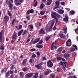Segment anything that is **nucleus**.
Returning a JSON list of instances; mask_svg holds the SVG:
<instances>
[{"label": "nucleus", "mask_w": 78, "mask_h": 78, "mask_svg": "<svg viewBox=\"0 0 78 78\" xmlns=\"http://www.w3.org/2000/svg\"><path fill=\"white\" fill-rule=\"evenodd\" d=\"M9 4L8 5L10 8V10H12V7L13 6V5H12V4L11 2H8Z\"/></svg>", "instance_id": "14"}, {"label": "nucleus", "mask_w": 78, "mask_h": 78, "mask_svg": "<svg viewBox=\"0 0 78 78\" xmlns=\"http://www.w3.org/2000/svg\"><path fill=\"white\" fill-rule=\"evenodd\" d=\"M3 33V30H2L0 32V42L2 43V34Z\"/></svg>", "instance_id": "11"}, {"label": "nucleus", "mask_w": 78, "mask_h": 78, "mask_svg": "<svg viewBox=\"0 0 78 78\" xmlns=\"http://www.w3.org/2000/svg\"><path fill=\"white\" fill-rule=\"evenodd\" d=\"M67 62H63L62 61H61L60 62L59 64V65L62 66H64L66 68H67V67H66V66L67 65Z\"/></svg>", "instance_id": "6"}, {"label": "nucleus", "mask_w": 78, "mask_h": 78, "mask_svg": "<svg viewBox=\"0 0 78 78\" xmlns=\"http://www.w3.org/2000/svg\"><path fill=\"white\" fill-rule=\"evenodd\" d=\"M30 13V10H28L27 12V14H29Z\"/></svg>", "instance_id": "59"}, {"label": "nucleus", "mask_w": 78, "mask_h": 78, "mask_svg": "<svg viewBox=\"0 0 78 78\" xmlns=\"http://www.w3.org/2000/svg\"><path fill=\"white\" fill-rule=\"evenodd\" d=\"M69 56L70 54H69L67 53L63 55V56L65 57V58H67V57H68V56Z\"/></svg>", "instance_id": "25"}, {"label": "nucleus", "mask_w": 78, "mask_h": 78, "mask_svg": "<svg viewBox=\"0 0 78 78\" xmlns=\"http://www.w3.org/2000/svg\"><path fill=\"white\" fill-rule=\"evenodd\" d=\"M34 73H29L27 74L26 75V76L27 77V78H30V77H31L33 75V74Z\"/></svg>", "instance_id": "10"}, {"label": "nucleus", "mask_w": 78, "mask_h": 78, "mask_svg": "<svg viewBox=\"0 0 78 78\" xmlns=\"http://www.w3.org/2000/svg\"><path fill=\"white\" fill-rule=\"evenodd\" d=\"M28 70V68L27 67H24L22 69V70L23 72H27Z\"/></svg>", "instance_id": "26"}, {"label": "nucleus", "mask_w": 78, "mask_h": 78, "mask_svg": "<svg viewBox=\"0 0 78 78\" xmlns=\"http://www.w3.org/2000/svg\"><path fill=\"white\" fill-rule=\"evenodd\" d=\"M17 37H16L14 36H12V40H16Z\"/></svg>", "instance_id": "34"}, {"label": "nucleus", "mask_w": 78, "mask_h": 78, "mask_svg": "<svg viewBox=\"0 0 78 78\" xmlns=\"http://www.w3.org/2000/svg\"><path fill=\"white\" fill-rule=\"evenodd\" d=\"M40 14L41 15H44V14H45V12L41 11L40 12Z\"/></svg>", "instance_id": "44"}, {"label": "nucleus", "mask_w": 78, "mask_h": 78, "mask_svg": "<svg viewBox=\"0 0 78 78\" xmlns=\"http://www.w3.org/2000/svg\"><path fill=\"white\" fill-rule=\"evenodd\" d=\"M36 47L38 48H42L43 47V46L42 45H37Z\"/></svg>", "instance_id": "28"}, {"label": "nucleus", "mask_w": 78, "mask_h": 78, "mask_svg": "<svg viewBox=\"0 0 78 78\" xmlns=\"http://www.w3.org/2000/svg\"><path fill=\"white\" fill-rule=\"evenodd\" d=\"M16 61H13V64H16Z\"/></svg>", "instance_id": "63"}, {"label": "nucleus", "mask_w": 78, "mask_h": 78, "mask_svg": "<svg viewBox=\"0 0 78 78\" xmlns=\"http://www.w3.org/2000/svg\"><path fill=\"white\" fill-rule=\"evenodd\" d=\"M0 50H5V46L3 45H2L0 46Z\"/></svg>", "instance_id": "27"}, {"label": "nucleus", "mask_w": 78, "mask_h": 78, "mask_svg": "<svg viewBox=\"0 0 78 78\" xmlns=\"http://www.w3.org/2000/svg\"><path fill=\"white\" fill-rule=\"evenodd\" d=\"M50 78H55V76L53 74H51L50 76Z\"/></svg>", "instance_id": "30"}, {"label": "nucleus", "mask_w": 78, "mask_h": 78, "mask_svg": "<svg viewBox=\"0 0 78 78\" xmlns=\"http://www.w3.org/2000/svg\"><path fill=\"white\" fill-rule=\"evenodd\" d=\"M16 33H16L15 31H14V34H13V36H14L15 37H17V36L16 35Z\"/></svg>", "instance_id": "45"}, {"label": "nucleus", "mask_w": 78, "mask_h": 78, "mask_svg": "<svg viewBox=\"0 0 78 78\" xmlns=\"http://www.w3.org/2000/svg\"><path fill=\"white\" fill-rule=\"evenodd\" d=\"M55 49L54 48V42H52L51 44V50H53Z\"/></svg>", "instance_id": "23"}, {"label": "nucleus", "mask_w": 78, "mask_h": 78, "mask_svg": "<svg viewBox=\"0 0 78 78\" xmlns=\"http://www.w3.org/2000/svg\"><path fill=\"white\" fill-rule=\"evenodd\" d=\"M27 30H24L23 33L22 34V36H23V35L25 34H27Z\"/></svg>", "instance_id": "31"}, {"label": "nucleus", "mask_w": 78, "mask_h": 78, "mask_svg": "<svg viewBox=\"0 0 78 78\" xmlns=\"http://www.w3.org/2000/svg\"><path fill=\"white\" fill-rule=\"evenodd\" d=\"M75 32L78 35V27L75 29Z\"/></svg>", "instance_id": "33"}, {"label": "nucleus", "mask_w": 78, "mask_h": 78, "mask_svg": "<svg viewBox=\"0 0 78 78\" xmlns=\"http://www.w3.org/2000/svg\"><path fill=\"white\" fill-rule=\"evenodd\" d=\"M32 61L33 60L31 58H30L29 60V62H30V63H32Z\"/></svg>", "instance_id": "61"}, {"label": "nucleus", "mask_w": 78, "mask_h": 78, "mask_svg": "<svg viewBox=\"0 0 78 78\" xmlns=\"http://www.w3.org/2000/svg\"><path fill=\"white\" fill-rule=\"evenodd\" d=\"M56 29V25H55L54 27L52 29L53 30H55Z\"/></svg>", "instance_id": "53"}, {"label": "nucleus", "mask_w": 78, "mask_h": 78, "mask_svg": "<svg viewBox=\"0 0 78 78\" xmlns=\"http://www.w3.org/2000/svg\"><path fill=\"white\" fill-rule=\"evenodd\" d=\"M8 14L10 16V17H11L12 16V14H11V13L9 12H8Z\"/></svg>", "instance_id": "49"}, {"label": "nucleus", "mask_w": 78, "mask_h": 78, "mask_svg": "<svg viewBox=\"0 0 78 78\" xmlns=\"http://www.w3.org/2000/svg\"><path fill=\"white\" fill-rule=\"evenodd\" d=\"M26 18L27 19V20H30V16H26Z\"/></svg>", "instance_id": "39"}, {"label": "nucleus", "mask_w": 78, "mask_h": 78, "mask_svg": "<svg viewBox=\"0 0 78 78\" xmlns=\"http://www.w3.org/2000/svg\"><path fill=\"white\" fill-rule=\"evenodd\" d=\"M61 3L63 6H64V5H65V3H64V2H61Z\"/></svg>", "instance_id": "55"}, {"label": "nucleus", "mask_w": 78, "mask_h": 78, "mask_svg": "<svg viewBox=\"0 0 78 78\" xmlns=\"http://www.w3.org/2000/svg\"><path fill=\"white\" fill-rule=\"evenodd\" d=\"M14 65H12L11 67L10 68L11 70H13L14 69Z\"/></svg>", "instance_id": "46"}, {"label": "nucleus", "mask_w": 78, "mask_h": 78, "mask_svg": "<svg viewBox=\"0 0 78 78\" xmlns=\"http://www.w3.org/2000/svg\"><path fill=\"white\" fill-rule=\"evenodd\" d=\"M15 21H16V19H13L12 21V23L13 25H14V23Z\"/></svg>", "instance_id": "37"}, {"label": "nucleus", "mask_w": 78, "mask_h": 78, "mask_svg": "<svg viewBox=\"0 0 78 78\" xmlns=\"http://www.w3.org/2000/svg\"><path fill=\"white\" fill-rule=\"evenodd\" d=\"M23 29H22L20 31L18 32V36H20L22 35V33L23 32Z\"/></svg>", "instance_id": "19"}, {"label": "nucleus", "mask_w": 78, "mask_h": 78, "mask_svg": "<svg viewBox=\"0 0 78 78\" xmlns=\"http://www.w3.org/2000/svg\"><path fill=\"white\" fill-rule=\"evenodd\" d=\"M63 30H64V33H65V34H66L67 33V27H66L64 28H63Z\"/></svg>", "instance_id": "24"}, {"label": "nucleus", "mask_w": 78, "mask_h": 78, "mask_svg": "<svg viewBox=\"0 0 78 78\" xmlns=\"http://www.w3.org/2000/svg\"><path fill=\"white\" fill-rule=\"evenodd\" d=\"M14 77V75H11L10 76V78H13Z\"/></svg>", "instance_id": "64"}, {"label": "nucleus", "mask_w": 78, "mask_h": 78, "mask_svg": "<svg viewBox=\"0 0 78 78\" xmlns=\"http://www.w3.org/2000/svg\"><path fill=\"white\" fill-rule=\"evenodd\" d=\"M23 72H20V76H21V77H22V76H23Z\"/></svg>", "instance_id": "47"}, {"label": "nucleus", "mask_w": 78, "mask_h": 78, "mask_svg": "<svg viewBox=\"0 0 78 78\" xmlns=\"http://www.w3.org/2000/svg\"><path fill=\"white\" fill-rule=\"evenodd\" d=\"M63 20L64 22H68L69 21V17L68 16H65V17L63 19Z\"/></svg>", "instance_id": "16"}, {"label": "nucleus", "mask_w": 78, "mask_h": 78, "mask_svg": "<svg viewBox=\"0 0 78 78\" xmlns=\"http://www.w3.org/2000/svg\"><path fill=\"white\" fill-rule=\"evenodd\" d=\"M66 52V51L65 50H64L63 51H62V53H65Z\"/></svg>", "instance_id": "62"}, {"label": "nucleus", "mask_w": 78, "mask_h": 78, "mask_svg": "<svg viewBox=\"0 0 78 78\" xmlns=\"http://www.w3.org/2000/svg\"><path fill=\"white\" fill-rule=\"evenodd\" d=\"M73 47H75V48H71V49L70 50V52H73V51H75V49L76 50H77L78 48H77V46H76V45L75 44H73Z\"/></svg>", "instance_id": "7"}, {"label": "nucleus", "mask_w": 78, "mask_h": 78, "mask_svg": "<svg viewBox=\"0 0 78 78\" xmlns=\"http://www.w3.org/2000/svg\"><path fill=\"white\" fill-rule=\"evenodd\" d=\"M15 1L16 2L15 3L16 6H19V5H20L21 3H22V2H23L22 0H15Z\"/></svg>", "instance_id": "4"}, {"label": "nucleus", "mask_w": 78, "mask_h": 78, "mask_svg": "<svg viewBox=\"0 0 78 78\" xmlns=\"http://www.w3.org/2000/svg\"><path fill=\"white\" fill-rule=\"evenodd\" d=\"M31 51H36V49L33 48L30 49Z\"/></svg>", "instance_id": "54"}, {"label": "nucleus", "mask_w": 78, "mask_h": 78, "mask_svg": "<svg viewBox=\"0 0 78 78\" xmlns=\"http://www.w3.org/2000/svg\"><path fill=\"white\" fill-rule=\"evenodd\" d=\"M30 11V13H31V14H33L34 13V10L33 9H31Z\"/></svg>", "instance_id": "43"}, {"label": "nucleus", "mask_w": 78, "mask_h": 78, "mask_svg": "<svg viewBox=\"0 0 78 78\" xmlns=\"http://www.w3.org/2000/svg\"><path fill=\"white\" fill-rule=\"evenodd\" d=\"M43 5H44V4L43 3H42L41 4L40 8V9H43V8H44V6H43Z\"/></svg>", "instance_id": "35"}, {"label": "nucleus", "mask_w": 78, "mask_h": 78, "mask_svg": "<svg viewBox=\"0 0 78 78\" xmlns=\"http://www.w3.org/2000/svg\"><path fill=\"white\" fill-rule=\"evenodd\" d=\"M51 2H47V5H51Z\"/></svg>", "instance_id": "57"}, {"label": "nucleus", "mask_w": 78, "mask_h": 78, "mask_svg": "<svg viewBox=\"0 0 78 78\" xmlns=\"http://www.w3.org/2000/svg\"><path fill=\"white\" fill-rule=\"evenodd\" d=\"M57 61H61V60H62V57H57Z\"/></svg>", "instance_id": "29"}, {"label": "nucleus", "mask_w": 78, "mask_h": 78, "mask_svg": "<svg viewBox=\"0 0 78 78\" xmlns=\"http://www.w3.org/2000/svg\"><path fill=\"white\" fill-rule=\"evenodd\" d=\"M28 27H30V28L31 30H33V26H32L31 24L30 25L28 26Z\"/></svg>", "instance_id": "41"}, {"label": "nucleus", "mask_w": 78, "mask_h": 78, "mask_svg": "<svg viewBox=\"0 0 78 78\" xmlns=\"http://www.w3.org/2000/svg\"><path fill=\"white\" fill-rule=\"evenodd\" d=\"M9 73L11 75H12L14 73V70H9Z\"/></svg>", "instance_id": "42"}, {"label": "nucleus", "mask_w": 78, "mask_h": 78, "mask_svg": "<svg viewBox=\"0 0 78 78\" xmlns=\"http://www.w3.org/2000/svg\"><path fill=\"white\" fill-rule=\"evenodd\" d=\"M35 40V41L32 42L33 44H36L37 42H38L40 41V38H37Z\"/></svg>", "instance_id": "15"}, {"label": "nucleus", "mask_w": 78, "mask_h": 78, "mask_svg": "<svg viewBox=\"0 0 78 78\" xmlns=\"http://www.w3.org/2000/svg\"><path fill=\"white\" fill-rule=\"evenodd\" d=\"M47 71H46L44 73V75H48L49 73H50L51 72H52V71L50 69H47Z\"/></svg>", "instance_id": "8"}, {"label": "nucleus", "mask_w": 78, "mask_h": 78, "mask_svg": "<svg viewBox=\"0 0 78 78\" xmlns=\"http://www.w3.org/2000/svg\"><path fill=\"white\" fill-rule=\"evenodd\" d=\"M36 57V55L35 54H34L33 55H32L31 57H30V58H34Z\"/></svg>", "instance_id": "32"}, {"label": "nucleus", "mask_w": 78, "mask_h": 78, "mask_svg": "<svg viewBox=\"0 0 78 78\" xmlns=\"http://www.w3.org/2000/svg\"><path fill=\"white\" fill-rule=\"evenodd\" d=\"M58 12L60 14H62L63 13H64V10H63L62 9H60V10H58Z\"/></svg>", "instance_id": "18"}, {"label": "nucleus", "mask_w": 78, "mask_h": 78, "mask_svg": "<svg viewBox=\"0 0 78 78\" xmlns=\"http://www.w3.org/2000/svg\"><path fill=\"white\" fill-rule=\"evenodd\" d=\"M45 60H47V58H46V57L45 56L43 57L42 61H45Z\"/></svg>", "instance_id": "48"}, {"label": "nucleus", "mask_w": 78, "mask_h": 78, "mask_svg": "<svg viewBox=\"0 0 78 78\" xmlns=\"http://www.w3.org/2000/svg\"><path fill=\"white\" fill-rule=\"evenodd\" d=\"M39 33H41L42 34H45V30H44L43 28L41 29L39 31Z\"/></svg>", "instance_id": "12"}, {"label": "nucleus", "mask_w": 78, "mask_h": 78, "mask_svg": "<svg viewBox=\"0 0 78 78\" xmlns=\"http://www.w3.org/2000/svg\"><path fill=\"white\" fill-rule=\"evenodd\" d=\"M52 27H51V26L48 27V31H51L52 29Z\"/></svg>", "instance_id": "40"}, {"label": "nucleus", "mask_w": 78, "mask_h": 78, "mask_svg": "<svg viewBox=\"0 0 78 78\" xmlns=\"http://www.w3.org/2000/svg\"><path fill=\"white\" fill-rule=\"evenodd\" d=\"M59 36L61 38L64 39L66 38V35L62 34H59Z\"/></svg>", "instance_id": "13"}, {"label": "nucleus", "mask_w": 78, "mask_h": 78, "mask_svg": "<svg viewBox=\"0 0 78 78\" xmlns=\"http://www.w3.org/2000/svg\"><path fill=\"white\" fill-rule=\"evenodd\" d=\"M43 65V62H41L40 64H37L35 65V67L38 69L40 70V69H42V66Z\"/></svg>", "instance_id": "1"}, {"label": "nucleus", "mask_w": 78, "mask_h": 78, "mask_svg": "<svg viewBox=\"0 0 78 78\" xmlns=\"http://www.w3.org/2000/svg\"><path fill=\"white\" fill-rule=\"evenodd\" d=\"M50 38L48 37H46V41L47 42V41H48V40H49L50 39Z\"/></svg>", "instance_id": "56"}, {"label": "nucleus", "mask_w": 78, "mask_h": 78, "mask_svg": "<svg viewBox=\"0 0 78 78\" xmlns=\"http://www.w3.org/2000/svg\"><path fill=\"white\" fill-rule=\"evenodd\" d=\"M9 16H5L3 18V20L5 22H7L9 20Z\"/></svg>", "instance_id": "9"}, {"label": "nucleus", "mask_w": 78, "mask_h": 78, "mask_svg": "<svg viewBox=\"0 0 78 78\" xmlns=\"http://www.w3.org/2000/svg\"><path fill=\"white\" fill-rule=\"evenodd\" d=\"M66 45L67 47H70L72 45V42L71 40L69 39L66 43Z\"/></svg>", "instance_id": "5"}, {"label": "nucleus", "mask_w": 78, "mask_h": 78, "mask_svg": "<svg viewBox=\"0 0 78 78\" xmlns=\"http://www.w3.org/2000/svg\"><path fill=\"white\" fill-rule=\"evenodd\" d=\"M69 14L70 16H72L73 15H74L75 14V11L72 10L69 12Z\"/></svg>", "instance_id": "17"}, {"label": "nucleus", "mask_w": 78, "mask_h": 78, "mask_svg": "<svg viewBox=\"0 0 78 78\" xmlns=\"http://www.w3.org/2000/svg\"><path fill=\"white\" fill-rule=\"evenodd\" d=\"M37 5V1H36V2L34 4V7H36V6Z\"/></svg>", "instance_id": "50"}, {"label": "nucleus", "mask_w": 78, "mask_h": 78, "mask_svg": "<svg viewBox=\"0 0 78 78\" xmlns=\"http://www.w3.org/2000/svg\"><path fill=\"white\" fill-rule=\"evenodd\" d=\"M51 16L52 18H53V17L54 16H56V17H57L58 18L61 17V16L60 15H59L58 14L56 13V12H52V13L51 14Z\"/></svg>", "instance_id": "3"}, {"label": "nucleus", "mask_w": 78, "mask_h": 78, "mask_svg": "<svg viewBox=\"0 0 78 78\" xmlns=\"http://www.w3.org/2000/svg\"><path fill=\"white\" fill-rule=\"evenodd\" d=\"M47 65L48 67L51 68V67H52L53 66V64L51 62V61L49 60L47 62Z\"/></svg>", "instance_id": "2"}, {"label": "nucleus", "mask_w": 78, "mask_h": 78, "mask_svg": "<svg viewBox=\"0 0 78 78\" xmlns=\"http://www.w3.org/2000/svg\"><path fill=\"white\" fill-rule=\"evenodd\" d=\"M19 29H21L22 28V25H19Z\"/></svg>", "instance_id": "51"}, {"label": "nucleus", "mask_w": 78, "mask_h": 78, "mask_svg": "<svg viewBox=\"0 0 78 78\" xmlns=\"http://www.w3.org/2000/svg\"><path fill=\"white\" fill-rule=\"evenodd\" d=\"M52 18L55 19V20H56L55 24V25H56V23H58V22H59V20H58V19H57V17H56V16H54L53 17V18Z\"/></svg>", "instance_id": "20"}, {"label": "nucleus", "mask_w": 78, "mask_h": 78, "mask_svg": "<svg viewBox=\"0 0 78 78\" xmlns=\"http://www.w3.org/2000/svg\"><path fill=\"white\" fill-rule=\"evenodd\" d=\"M27 59H25L22 62V64L23 66H25V63H27Z\"/></svg>", "instance_id": "22"}, {"label": "nucleus", "mask_w": 78, "mask_h": 78, "mask_svg": "<svg viewBox=\"0 0 78 78\" xmlns=\"http://www.w3.org/2000/svg\"><path fill=\"white\" fill-rule=\"evenodd\" d=\"M10 75V73H9V72L8 71L6 73H5V78H8V76H9V75Z\"/></svg>", "instance_id": "21"}, {"label": "nucleus", "mask_w": 78, "mask_h": 78, "mask_svg": "<svg viewBox=\"0 0 78 78\" xmlns=\"http://www.w3.org/2000/svg\"><path fill=\"white\" fill-rule=\"evenodd\" d=\"M55 4L57 6H59V2L58 1H56Z\"/></svg>", "instance_id": "36"}, {"label": "nucleus", "mask_w": 78, "mask_h": 78, "mask_svg": "<svg viewBox=\"0 0 78 78\" xmlns=\"http://www.w3.org/2000/svg\"><path fill=\"white\" fill-rule=\"evenodd\" d=\"M37 56H40V53H39V52H37Z\"/></svg>", "instance_id": "58"}, {"label": "nucleus", "mask_w": 78, "mask_h": 78, "mask_svg": "<svg viewBox=\"0 0 78 78\" xmlns=\"http://www.w3.org/2000/svg\"><path fill=\"white\" fill-rule=\"evenodd\" d=\"M42 43H43V40H41L39 42V45H41V44H42Z\"/></svg>", "instance_id": "38"}, {"label": "nucleus", "mask_w": 78, "mask_h": 78, "mask_svg": "<svg viewBox=\"0 0 78 78\" xmlns=\"http://www.w3.org/2000/svg\"><path fill=\"white\" fill-rule=\"evenodd\" d=\"M37 77H38V76L37 75H34L33 76V78H37Z\"/></svg>", "instance_id": "60"}, {"label": "nucleus", "mask_w": 78, "mask_h": 78, "mask_svg": "<svg viewBox=\"0 0 78 78\" xmlns=\"http://www.w3.org/2000/svg\"><path fill=\"white\" fill-rule=\"evenodd\" d=\"M54 23H55L53 21L51 23V27H53V25H54Z\"/></svg>", "instance_id": "52"}]
</instances>
